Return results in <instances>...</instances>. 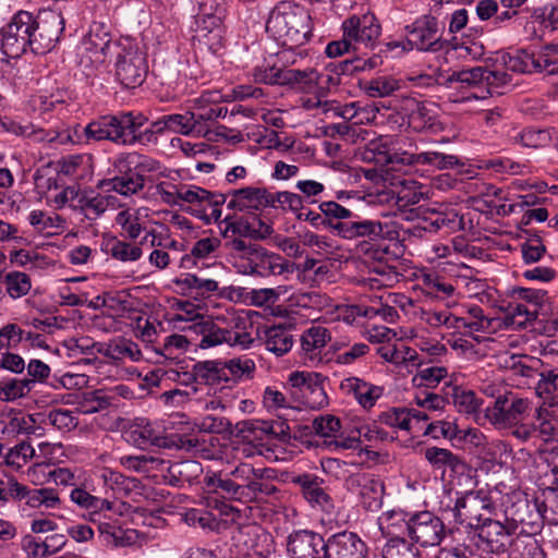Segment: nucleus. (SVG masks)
Listing matches in <instances>:
<instances>
[{
    "label": "nucleus",
    "instance_id": "38",
    "mask_svg": "<svg viewBox=\"0 0 558 558\" xmlns=\"http://www.w3.org/2000/svg\"><path fill=\"white\" fill-rule=\"evenodd\" d=\"M194 375L198 378L199 385L209 387L220 386V389L227 388L228 377L225 375L222 361L208 360L194 364Z\"/></svg>",
    "mask_w": 558,
    "mask_h": 558
},
{
    "label": "nucleus",
    "instance_id": "61",
    "mask_svg": "<svg viewBox=\"0 0 558 558\" xmlns=\"http://www.w3.org/2000/svg\"><path fill=\"white\" fill-rule=\"evenodd\" d=\"M53 427L61 432H70L74 429L78 422L70 410L53 409L47 414V421Z\"/></svg>",
    "mask_w": 558,
    "mask_h": 558
},
{
    "label": "nucleus",
    "instance_id": "40",
    "mask_svg": "<svg viewBox=\"0 0 558 558\" xmlns=\"http://www.w3.org/2000/svg\"><path fill=\"white\" fill-rule=\"evenodd\" d=\"M78 409L84 414L101 412L116 405V396L107 389H95L82 393L77 402Z\"/></svg>",
    "mask_w": 558,
    "mask_h": 558
},
{
    "label": "nucleus",
    "instance_id": "28",
    "mask_svg": "<svg viewBox=\"0 0 558 558\" xmlns=\"http://www.w3.org/2000/svg\"><path fill=\"white\" fill-rule=\"evenodd\" d=\"M330 332L326 327L312 326L301 337V348L305 360L317 364L323 361V349L330 341Z\"/></svg>",
    "mask_w": 558,
    "mask_h": 558
},
{
    "label": "nucleus",
    "instance_id": "63",
    "mask_svg": "<svg viewBox=\"0 0 558 558\" xmlns=\"http://www.w3.org/2000/svg\"><path fill=\"white\" fill-rule=\"evenodd\" d=\"M378 422L390 427L409 430V413L407 408H392L379 414Z\"/></svg>",
    "mask_w": 558,
    "mask_h": 558
},
{
    "label": "nucleus",
    "instance_id": "44",
    "mask_svg": "<svg viewBox=\"0 0 558 558\" xmlns=\"http://www.w3.org/2000/svg\"><path fill=\"white\" fill-rule=\"evenodd\" d=\"M243 504L259 501L265 497L275 496L279 489L274 485L272 481L248 480L243 478Z\"/></svg>",
    "mask_w": 558,
    "mask_h": 558
},
{
    "label": "nucleus",
    "instance_id": "36",
    "mask_svg": "<svg viewBox=\"0 0 558 558\" xmlns=\"http://www.w3.org/2000/svg\"><path fill=\"white\" fill-rule=\"evenodd\" d=\"M331 71L341 77L343 82L356 72L373 70L381 65V58L379 53H373L371 57H353L345 60L330 62Z\"/></svg>",
    "mask_w": 558,
    "mask_h": 558
},
{
    "label": "nucleus",
    "instance_id": "34",
    "mask_svg": "<svg viewBox=\"0 0 558 558\" xmlns=\"http://www.w3.org/2000/svg\"><path fill=\"white\" fill-rule=\"evenodd\" d=\"M145 186V180L138 179L132 172L119 173L110 179L100 180L97 187L106 192H116L122 196L136 194Z\"/></svg>",
    "mask_w": 558,
    "mask_h": 558
},
{
    "label": "nucleus",
    "instance_id": "26",
    "mask_svg": "<svg viewBox=\"0 0 558 558\" xmlns=\"http://www.w3.org/2000/svg\"><path fill=\"white\" fill-rule=\"evenodd\" d=\"M116 172H132L138 179L145 180V174L159 169V162L148 156L138 153H123L117 156L112 163Z\"/></svg>",
    "mask_w": 558,
    "mask_h": 558
},
{
    "label": "nucleus",
    "instance_id": "47",
    "mask_svg": "<svg viewBox=\"0 0 558 558\" xmlns=\"http://www.w3.org/2000/svg\"><path fill=\"white\" fill-rule=\"evenodd\" d=\"M312 378L308 388L301 395L302 403L311 409H322L328 404V397L324 388L326 377L317 373Z\"/></svg>",
    "mask_w": 558,
    "mask_h": 558
},
{
    "label": "nucleus",
    "instance_id": "11",
    "mask_svg": "<svg viewBox=\"0 0 558 558\" xmlns=\"http://www.w3.org/2000/svg\"><path fill=\"white\" fill-rule=\"evenodd\" d=\"M475 531L474 545L483 553L501 555L514 545L511 526L498 520L487 519Z\"/></svg>",
    "mask_w": 558,
    "mask_h": 558
},
{
    "label": "nucleus",
    "instance_id": "22",
    "mask_svg": "<svg viewBox=\"0 0 558 558\" xmlns=\"http://www.w3.org/2000/svg\"><path fill=\"white\" fill-rule=\"evenodd\" d=\"M337 234L347 240L356 238H366L376 242L386 238L384 225L378 220L363 219L353 213V218H349L347 222L338 223Z\"/></svg>",
    "mask_w": 558,
    "mask_h": 558
},
{
    "label": "nucleus",
    "instance_id": "59",
    "mask_svg": "<svg viewBox=\"0 0 558 558\" xmlns=\"http://www.w3.org/2000/svg\"><path fill=\"white\" fill-rule=\"evenodd\" d=\"M531 20L539 24L544 29L554 32L558 28V7L547 3L543 7L534 8L531 11Z\"/></svg>",
    "mask_w": 558,
    "mask_h": 558
},
{
    "label": "nucleus",
    "instance_id": "30",
    "mask_svg": "<svg viewBox=\"0 0 558 558\" xmlns=\"http://www.w3.org/2000/svg\"><path fill=\"white\" fill-rule=\"evenodd\" d=\"M239 541L246 547L244 556L247 558H268L274 550L272 539L269 534L257 527H248L240 531Z\"/></svg>",
    "mask_w": 558,
    "mask_h": 558
},
{
    "label": "nucleus",
    "instance_id": "29",
    "mask_svg": "<svg viewBox=\"0 0 558 558\" xmlns=\"http://www.w3.org/2000/svg\"><path fill=\"white\" fill-rule=\"evenodd\" d=\"M203 474V466L196 460H182L169 462L165 478L171 486L182 487L192 485Z\"/></svg>",
    "mask_w": 558,
    "mask_h": 558
},
{
    "label": "nucleus",
    "instance_id": "17",
    "mask_svg": "<svg viewBox=\"0 0 558 558\" xmlns=\"http://www.w3.org/2000/svg\"><path fill=\"white\" fill-rule=\"evenodd\" d=\"M83 48L94 62L102 63L113 56L114 48L122 46V39L112 40L109 27L101 22H93L83 39Z\"/></svg>",
    "mask_w": 558,
    "mask_h": 558
},
{
    "label": "nucleus",
    "instance_id": "57",
    "mask_svg": "<svg viewBox=\"0 0 558 558\" xmlns=\"http://www.w3.org/2000/svg\"><path fill=\"white\" fill-rule=\"evenodd\" d=\"M34 387V379H10L0 383V396L4 401H13L26 396Z\"/></svg>",
    "mask_w": 558,
    "mask_h": 558
},
{
    "label": "nucleus",
    "instance_id": "46",
    "mask_svg": "<svg viewBox=\"0 0 558 558\" xmlns=\"http://www.w3.org/2000/svg\"><path fill=\"white\" fill-rule=\"evenodd\" d=\"M360 86L362 90L372 98L388 97L400 88L399 81L387 75L361 82Z\"/></svg>",
    "mask_w": 558,
    "mask_h": 558
},
{
    "label": "nucleus",
    "instance_id": "6",
    "mask_svg": "<svg viewBox=\"0 0 558 558\" xmlns=\"http://www.w3.org/2000/svg\"><path fill=\"white\" fill-rule=\"evenodd\" d=\"M34 15L19 11L1 31L2 49L9 57H19L31 50L34 53Z\"/></svg>",
    "mask_w": 558,
    "mask_h": 558
},
{
    "label": "nucleus",
    "instance_id": "64",
    "mask_svg": "<svg viewBox=\"0 0 558 558\" xmlns=\"http://www.w3.org/2000/svg\"><path fill=\"white\" fill-rule=\"evenodd\" d=\"M178 447L204 459L211 458V450L207 448L205 439L196 436H180Z\"/></svg>",
    "mask_w": 558,
    "mask_h": 558
},
{
    "label": "nucleus",
    "instance_id": "51",
    "mask_svg": "<svg viewBox=\"0 0 558 558\" xmlns=\"http://www.w3.org/2000/svg\"><path fill=\"white\" fill-rule=\"evenodd\" d=\"M268 208L281 210L284 213L291 211L295 215L296 211L303 209V197L296 193H292L289 191H269Z\"/></svg>",
    "mask_w": 558,
    "mask_h": 558
},
{
    "label": "nucleus",
    "instance_id": "21",
    "mask_svg": "<svg viewBox=\"0 0 558 558\" xmlns=\"http://www.w3.org/2000/svg\"><path fill=\"white\" fill-rule=\"evenodd\" d=\"M379 154L384 155L385 160L388 163L395 165V163H402V165H432L435 166L438 169H449L453 168L454 166H458L459 159L457 156L453 155H446L442 153L437 151H425L420 153L416 155L409 154V153H386V151H379Z\"/></svg>",
    "mask_w": 558,
    "mask_h": 558
},
{
    "label": "nucleus",
    "instance_id": "32",
    "mask_svg": "<svg viewBox=\"0 0 558 558\" xmlns=\"http://www.w3.org/2000/svg\"><path fill=\"white\" fill-rule=\"evenodd\" d=\"M174 284L180 288L183 295L202 302L218 291V282L214 279H204L193 274H185L174 279Z\"/></svg>",
    "mask_w": 558,
    "mask_h": 558
},
{
    "label": "nucleus",
    "instance_id": "52",
    "mask_svg": "<svg viewBox=\"0 0 558 558\" xmlns=\"http://www.w3.org/2000/svg\"><path fill=\"white\" fill-rule=\"evenodd\" d=\"M450 391L449 399H452L453 405L463 413H475L482 402L472 390H465L457 386H448Z\"/></svg>",
    "mask_w": 558,
    "mask_h": 558
},
{
    "label": "nucleus",
    "instance_id": "37",
    "mask_svg": "<svg viewBox=\"0 0 558 558\" xmlns=\"http://www.w3.org/2000/svg\"><path fill=\"white\" fill-rule=\"evenodd\" d=\"M424 457L434 469L449 468L453 473L463 474L468 470L466 462L449 449L428 447Z\"/></svg>",
    "mask_w": 558,
    "mask_h": 558
},
{
    "label": "nucleus",
    "instance_id": "33",
    "mask_svg": "<svg viewBox=\"0 0 558 558\" xmlns=\"http://www.w3.org/2000/svg\"><path fill=\"white\" fill-rule=\"evenodd\" d=\"M484 66H474L448 73H439L436 82L438 85L445 87H451L456 83L461 84L462 88L484 87Z\"/></svg>",
    "mask_w": 558,
    "mask_h": 558
},
{
    "label": "nucleus",
    "instance_id": "20",
    "mask_svg": "<svg viewBox=\"0 0 558 558\" xmlns=\"http://www.w3.org/2000/svg\"><path fill=\"white\" fill-rule=\"evenodd\" d=\"M239 434L247 439L272 438L286 440L290 438V426L286 420L264 421L246 420L236 424Z\"/></svg>",
    "mask_w": 558,
    "mask_h": 558
},
{
    "label": "nucleus",
    "instance_id": "56",
    "mask_svg": "<svg viewBox=\"0 0 558 558\" xmlns=\"http://www.w3.org/2000/svg\"><path fill=\"white\" fill-rule=\"evenodd\" d=\"M533 535L534 534L517 535L514 537V545L511 548V554L518 555L519 558H546L544 550Z\"/></svg>",
    "mask_w": 558,
    "mask_h": 558
},
{
    "label": "nucleus",
    "instance_id": "5",
    "mask_svg": "<svg viewBox=\"0 0 558 558\" xmlns=\"http://www.w3.org/2000/svg\"><path fill=\"white\" fill-rule=\"evenodd\" d=\"M494 510L490 496L481 489L466 492L457 498L454 506L446 510V513L456 524L476 530L487 519H492Z\"/></svg>",
    "mask_w": 558,
    "mask_h": 558
},
{
    "label": "nucleus",
    "instance_id": "1",
    "mask_svg": "<svg viewBox=\"0 0 558 558\" xmlns=\"http://www.w3.org/2000/svg\"><path fill=\"white\" fill-rule=\"evenodd\" d=\"M225 246L229 251L228 260L238 274L265 278L281 275L288 268L283 256L256 242L229 239Z\"/></svg>",
    "mask_w": 558,
    "mask_h": 558
},
{
    "label": "nucleus",
    "instance_id": "27",
    "mask_svg": "<svg viewBox=\"0 0 558 558\" xmlns=\"http://www.w3.org/2000/svg\"><path fill=\"white\" fill-rule=\"evenodd\" d=\"M144 121V114L133 111H121L113 114L112 143L122 146H132L136 128Z\"/></svg>",
    "mask_w": 558,
    "mask_h": 558
},
{
    "label": "nucleus",
    "instance_id": "45",
    "mask_svg": "<svg viewBox=\"0 0 558 558\" xmlns=\"http://www.w3.org/2000/svg\"><path fill=\"white\" fill-rule=\"evenodd\" d=\"M104 251L120 262H135L142 257L141 245L131 244L112 236L105 242Z\"/></svg>",
    "mask_w": 558,
    "mask_h": 558
},
{
    "label": "nucleus",
    "instance_id": "25",
    "mask_svg": "<svg viewBox=\"0 0 558 558\" xmlns=\"http://www.w3.org/2000/svg\"><path fill=\"white\" fill-rule=\"evenodd\" d=\"M341 391L352 396L364 409H371L383 395V388L359 377H348L340 383Z\"/></svg>",
    "mask_w": 558,
    "mask_h": 558
},
{
    "label": "nucleus",
    "instance_id": "39",
    "mask_svg": "<svg viewBox=\"0 0 558 558\" xmlns=\"http://www.w3.org/2000/svg\"><path fill=\"white\" fill-rule=\"evenodd\" d=\"M266 349L277 356L288 353L293 347V336L284 325H274L265 330Z\"/></svg>",
    "mask_w": 558,
    "mask_h": 558
},
{
    "label": "nucleus",
    "instance_id": "58",
    "mask_svg": "<svg viewBox=\"0 0 558 558\" xmlns=\"http://www.w3.org/2000/svg\"><path fill=\"white\" fill-rule=\"evenodd\" d=\"M461 433L462 429L454 422L437 421L427 425L424 435L432 436L434 439L444 437L451 441H462L464 436H461Z\"/></svg>",
    "mask_w": 558,
    "mask_h": 558
},
{
    "label": "nucleus",
    "instance_id": "7",
    "mask_svg": "<svg viewBox=\"0 0 558 558\" xmlns=\"http://www.w3.org/2000/svg\"><path fill=\"white\" fill-rule=\"evenodd\" d=\"M231 329L218 326L210 319L203 320L193 326L195 332L202 336L198 347L202 349L213 348L222 343L230 345H241L247 348L253 339L250 333L243 331L244 319L238 317L233 319Z\"/></svg>",
    "mask_w": 558,
    "mask_h": 558
},
{
    "label": "nucleus",
    "instance_id": "13",
    "mask_svg": "<svg viewBox=\"0 0 558 558\" xmlns=\"http://www.w3.org/2000/svg\"><path fill=\"white\" fill-rule=\"evenodd\" d=\"M505 517L508 526L513 533L522 526L518 535L536 534L542 526V519L536 502L526 497H518L510 505L506 506Z\"/></svg>",
    "mask_w": 558,
    "mask_h": 558
},
{
    "label": "nucleus",
    "instance_id": "53",
    "mask_svg": "<svg viewBox=\"0 0 558 558\" xmlns=\"http://www.w3.org/2000/svg\"><path fill=\"white\" fill-rule=\"evenodd\" d=\"M178 201H183L190 204L205 205V201H213L214 203L222 201V194L218 192H210L196 185L182 186L177 190Z\"/></svg>",
    "mask_w": 558,
    "mask_h": 558
},
{
    "label": "nucleus",
    "instance_id": "55",
    "mask_svg": "<svg viewBox=\"0 0 558 558\" xmlns=\"http://www.w3.org/2000/svg\"><path fill=\"white\" fill-rule=\"evenodd\" d=\"M3 284L5 286L7 293L13 300L25 296L32 288L29 276L21 271H10L5 274Z\"/></svg>",
    "mask_w": 558,
    "mask_h": 558
},
{
    "label": "nucleus",
    "instance_id": "12",
    "mask_svg": "<svg viewBox=\"0 0 558 558\" xmlns=\"http://www.w3.org/2000/svg\"><path fill=\"white\" fill-rule=\"evenodd\" d=\"M342 31L351 38L357 50L360 46L375 50L381 35V25L374 13L367 12L345 19L342 22Z\"/></svg>",
    "mask_w": 558,
    "mask_h": 558
},
{
    "label": "nucleus",
    "instance_id": "14",
    "mask_svg": "<svg viewBox=\"0 0 558 558\" xmlns=\"http://www.w3.org/2000/svg\"><path fill=\"white\" fill-rule=\"evenodd\" d=\"M531 402L527 399L515 398L509 402L505 396H499L493 407L485 410V415L492 424L498 427H512L529 416Z\"/></svg>",
    "mask_w": 558,
    "mask_h": 558
},
{
    "label": "nucleus",
    "instance_id": "10",
    "mask_svg": "<svg viewBox=\"0 0 558 558\" xmlns=\"http://www.w3.org/2000/svg\"><path fill=\"white\" fill-rule=\"evenodd\" d=\"M34 53L45 54L51 51L64 31V19L54 10H45L34 15Z\"/></svg>",
    "mask_w": 558,
    "mask_h": 558
},
{
    "label": "nucleus",
    "instance_id": "16",
    "mask_svg": "<svg viewBox=\"0 0 558 558\" xmlns=\"http://www.w3.org/2000/svg\"><path fill=\"white\" fill-rule=\"evenodd\" d=\"M290 558H325L326 538L310 530H296L286 538Z\"/></svg>",
    "mask_w": 558,
    "mask_h": 558
},
{
    "label": "nucleus",
    "instance_id": "3",
    "mask_svg": "<svg viewBox=\"0 0 558 558\" xmlns=\"http://www.w3.org/2000/svg\"><path fill=\"white\" fill-rule=\"evenodd\" d=\"M116 80L124 88L140 87L148 73L145 53L130 38H122V46L114 48L113 56Z\"/></svg>",
    "mask_w": 558,
    "mask_h": 558
},
{
    "label": "nucleus",
    "instance_id": "35",
    "mask_svg": "<svg viewBox=\"0 0 558 558\" xmlns=\"http://www.w3.org/2000/svg\"><path fill=\"white\" fill-rule=\"evenodd\" d=\"M228 229L238 235L233 239H242L250 242L267 239L274 232L272 227L260 219H254V221L248 222L240 218L229 222Z\"/></svg>",
    "mask_w": 558,
    "mask_h": 558
},
{
    "label": "nucleus",
    "instance_id": "31",
    "mask_svg": "<svg viewBox=\"0 0 558 558\" xmlns=\"http://www.w3.org/2000/svg\"><path fill=\"white\" fill-rule=\"evenodd\" d=\"M112 199V196L101 195L94 190L80 189L74 210L84 214L89 220H95L108 209Z\"/></svg>",
    "mask_w": 558,
    "mask_h": 558
},
{
    "label": "nucleus",
    "instance_id": "18",
    "mask_svg": "<svg viewBox=\"0 0 558 558\" xmlns=\"http://www.w3.org/2000/svg\"><path fill=\"white\" fill-rule=\"evenodd\" d=\"M325 558H367L368 547L354 532L341 531L326 538Z\"/></svg>",
    "mask_w": 558,
    "mask_h": 558
},
{
    "label": "nucleus",
    "instance_id": "54",
    "mask_svg": "<svg viewBox=\"0 0 558 558\" xmlns=\"http://www.w3.org/2000/svg\"><path fill=\"white\" fill-rule=\"evenodd\" d=\"M383 558H421L417 547L405 538L393 536L385 545Z\"/></svg>",
    "mask_w": 558,
    "mask_h": 558
},
{
    "label": "nucleus",
    "instance_id": "50",
    "mask_svg": "<svg viewBox=\"0 0 558 558\" xmlns=\"http://www.w3.org/2000/svg\"><path fill=\"white\" fill-rule=\"evenodd\" d=\"M324 215L326 228L337 233V225L343 223L353 218V211L338 204L335 201L323 202L318 206Z\"/></svg>",
    "mask_w": 558,
    "mask_h": 558
},
{
    "label": "nucleus",
    "instance_id": "9",
    "mask_svg": "<svg viewBox=\"0 0 558 558\" xmlns=\"http://www.w3.org/2000/svg\"><path fill=\"white\" fill-rule=\"evenodd\" d=\"M410 538L422 547L438 546L446 536L442 520L430 511L411 514L405 522Z\"/></svg>",
    "mask_w": 558,
    "mask_h": 558
},
{
    "label": "nucleus",
    "instance_id": "62",
    "mask_svg": "<svg viewBox=\"0 0 558 558\" xmlns=\"http://www.w3.org/2000/svg\"><path fill=\"white\" fill-rule=\"evenodd\" d=\"M311 432L320 437L329 438L336 436V433L341 428V422L333 415L319 416L313 420Z\"/></svg>",
    "mask_w": 558,
    "mask_h": 558
},
{
    "label": "nucleus",
    "instance_id": "60",
    "mask_svg": "<svg viewBox=\"0 0 558 558\" xmlns=\"http://www.w3.org/2000/svg\"><path fill=\"white\" fill-rule=\"evenodd\" d=\"M534 418L535 423H533V425L536 426V432L539 433V436L543 438V440H553L557 435V422L555 420L549 418L548 410L543 409L542 407L535 409Z\"/></svg>",
    "mask_w": 558,
    "mask_h": 558
},
{
    "label": "nucleus",
    "instance_id": "49",
    "mask_svg": "<svg viewBox=\"0 0 558 558\" xmlns=\"http://www.w3.org/2000/svg\"><path fill=\"white\" fill-rule=\"evenodd\" d=\"M310 69L299 70L287 66H277L276 85L288 86L299 92H304L308 85Z\"/></svg>",
    "mask_w": 558,
    "mask_h": 558
},
{
    "label": "nucleus",
    "instance_id": "23",
    "mask_svg": "<svg viewBox=\"0 0 558 558\" xmlns=\"http://www.w3.org/2000/svg\"><path fill=\"white\" fill-rule=\"evenodd\" d=\"M232 197L228 204V209L231 210H263L268 208L269 190L259 186H246L229 192Z\"/></svg>",
    "mask_w": 558,
    "mask_h": 558
},
{
    "label": "nucleus",
    "instance_id": "15",
    "mask_svg": "<svg viewBox=\"0 0 558 558\" xmlns=\"http://www.w3.org/2000/svg\"><path fill=\"white\" fill-rule=\"evenodd\" d=\"M203 488L207 494L218 498L243 502V478L238 466L229 473L206 472Z\"/></svg>",
    "mask_w": 558,
    "mask_h": 558
},
{
    "label": "nucleus",
    "instance_id": "24",
    "mask_svg": "<svg viewBox=\"0 0 558 558\" xmlns=\"http://www.w3.org/2000/svg\"><path fill=\"white\" fill-rule=\"evenodd\" d=\"M113 114L101 116L90 121L87 125H76L73 133L69 135L72 143L88 144L89 142L109 141L112 142Z\"/></svg>",
    "mask_w": 558,
    "mask_h": 558
},
{
    "label": "nucleus",
    "instance_id": "2",
    "mask_svg": "<svg viewBox=\"0 0 558 558\" xmlns=\"http://www.w3.org/2000/svg\"><path fill=\"white\" fill-rule=\"evenodd\" d=\"M266 32L283 47H299L312 35L311 15L300 4L280 1L268 16Z\"/></svg>",
    "mask_w": 558,
    "mask_h": 558
},
{
    "label": "nucleus",
    "instance_id": "41",
    "mask_svg": "<svg viewBox=\"0 0 558 558\" xmlns=\"http://www.w3.org/2000/svg\"><path fill=\"white\" fill-rule=\"evenodd\" d=\"M129 439L140 448L149 446L167 447V439L162 432L151 423L136 424L129 432Z\"/></svg>",
    "mask_w": 558,
    "mask_h": 558
},
{
    "label": "nucleus",
    "instance_id": "42",
    "mask_svg": "<svg viewBox=\"0 0 558 558\" xmlns=\"http://www.w3.org/2000/svg\"><path fill=\"white\" fill-rule=\"evenodd\" d=\"M98 353L104 354L112 360L121 361L125 357L132 361H138L141 359V350L138 345L130 339L118 337L101 348L98 349Z\"/></svg>",
    "mask_w": 558,
    "mask_h": 558
},
{
    "label": "nucleus",
    "instance_id": "48",
    "mask_svg": "<svg viewBox=\"0 0 558 558\" xmlns=\"http://www.w3.org/2000/svg\"><path fill=\"white\" fill-rule=\"evenodd\" d=\"M168 131L179 133L182 135H190L195 133L196 135H204V129L195 121L194 112L185 113H171L165 114Z\"/></svg>",
    "mask_w": 558,
    "mask_h": 558
},
{
    "label": "nucleus",
    "instance_id": "4",
    "mask_svg": "<svg viewBox=\"0 0 558 558\" xmlns=\"http://www.w3.org/2000/svg\"><path fill=\"white\" fill-rule=\"evenodd\" d=\"M506 68L512 72L531 74H558V43L547 44L539 50L518 49L514 53L502 57Z\"/></svg>",
    "mask_w": 558,
    "mask_h": 558
},
{
    "label": "nucleus",
    "instance_id": "8",
    "mask_svg": "<svg viewBox=\"0 0 558 558\" xmlns=\"http://www.w3.org/2000/svg\"><path fill=\"white\" fill-rule=\"evenodd\" d=\"M404 32L408 50L437 52L448 46V41L441 38L437 19L430 14L422 15L405 25Z\"/></svg>",
    "mask_w": 558,
    "mask_h": 558
},
{
    "label": "nucleus",
    "instance_id": "19",
    "mask_svg": "<svg viewBox=\"0 0 558 558\" xmlns=\"http://www.w3.org/2000/svg\"><path fill=\"white\" fill-rule=\"evenodd\" d=\"M290 483L299 487L300 494L312 506L329 512L333 502L326 492L325 480L313 473H300L290 477Z\"/></svg>",
    "mask_w": 558,
    "mask_h": 558
},
{
    "label": "nucleus",
    "instance_id": "43",
    "mask_svg": "<svg viewBox=\"0 0 558 558\" xmlns=\"http://www.w3.org/2000/svg\"><path fill=\"white\" fill-rule=\"evenodd\" d=\"M225 375L228 377L226 381L227 388H231L234 384L243 378H252L255 371V363L248 357H236L222 362Z\"/></svg>",
    "mask_w": 558,
    "mask_h": 558
}]
</instances>
